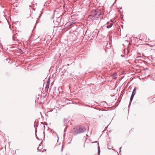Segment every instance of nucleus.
Instances as JSON below:
<instances>
[{"label": "nucleus", "mask_w": 155, "mask_h": 155, "mask_svg": "<svg viewBox=\"0 0 155 155\" xmlns=\"http://www.w3.org/2000/svg\"><path fill=\"white\" fill-rule=\"evenodd\" d=\"M112 25H113V23H111L109 25H107V28H110L112 26Z\"/></svg>", "instance_id": "423d86ee"}, {"label": "nucleus", "mask_w": 155, "mask_h": 155, "mask_svg": "<svg viewBox=\"0 0 155 155\" xmlns=\"http://www.w3.org/2000/svg\"><path fill=\"white\" fill-rule=\"evenodd\" d=\"M100 14L101 13L99 10H93L91 12V15H90V17L92 20H95L98 18Z\"/></svg>", "instance_id": "f257e3e1"}, {"label": "nucleus", "mask_w": 155, "mask_h": 155, "mask_svg": "<svg viewBox=\"0 0 155 155\" xmlns=\"http://www.w3.org/2000/svg\"><path fill=\"white\" fill-rule=\"evenodd\" d=\"M85 141H84V144L83 147H85Z\"/></svg>", "instance_id": "9b49d317"}, {"label": "nucleus", "mask_w": 155, "mask_h": 155, "mask_svg": "<svg viewBox=\"0 0 155 155\" xmlns=\"http://www.w3.org/2000/svg\"><path fill=\"white\" fill-rule=\"evenodd\" d=\"M48 91L45 90L44 89L42 90L41 96L44 97H45L48 93Z\"/></svg>", "instance_id": "20e7f679"}, {"label": "nucleus", "mask_w": 155, "mask_h": 155, "mask_svg": "<svg viewBox=\"0 0 155 155\" xmlns=\"http://www.w3.org/2000/svg\"><path fill=\"white\" fill-rule=\"evenodd\" d=\"M49 82L48 81V82H47V84H46V86L45 87V90L48 91V89L49 87Z\"/></svg>", "instance_id": "39448f33"}, {"label": "nucleus", "mask_w": 155, "mask_h": 155, "mask_svg": "<svg viewBox=\"0 0 155 155\" xmlns=\"http://www.w3.org/2000/svg\"><path fill=\"white\" fill-rule=\"evenodd\" d=\"M114 77L115 78L116 77V74L115 73H114L113 74Z\"/></svg>", "instance_id": "9d476101"}, {"label": "nucleus", "mask_w": 155, "mask_h": 155, "mask_svg": "<svg viewBox=\"0 0 155 155\" xmlns=\"http://www.w3.org/2000/svg\"><path fill=\"white\" fill-rule=\"evenodd\" d=\"M104 117V116H103V114H100L99 115V117Z\"/></svg>", "instance_id": "1a4fd4ad"}, {"label": "nucleus", "mask_w": 155, "mask_h": 155, "mask_svg": "<svg viewBox=\"0 0 155 155\" xmlns=\"http://www.w3.org/2000/svg\"><path fill=\"white\" fill-rule=\"evenodd\" d=\"M140 38H141V39L142 40L146 42L148 41H149V38H147V36L146 35H142L140 37Z\"/></svg>", "instance_id": "7ed1b4c3"}, {"label": "nucleus", "mask_w": 155, "mask_h": 155, "mask_svg": "<svg viewBox=\"0 0 155 155\" xmlns=\"http://www.w3.org/2000/svg\"><path fill=\"white\" fill-rule=\"evenodd\" d=\"M134 95H132V94L131 96V97H130V102L132 101V100H133V98H134Z\"/></svg>", "instance_id": "6e6552de"}, {"label": "nucleus", "mask_w": 155, "mask_h": 155, "mask_svg": "<svg viewBox=\"0 0 155 155\" xmlns=\"http://www.w3.org/2000/svg\"><path fill=\"white\" fill-rule=\"evenodd\" d=\"M75 133L78 134L84 132L85 130V128L82 126H77L74 128Z\"/></svg>", "instance_id": "f03ea898"}, {"label": "nucleus", "mask_w": 155, "mask_h": 155, "mask_svg": "<svg viewBox=\"0 0 155 155\" xmlns=\"http://www.w3.org/2000/svg\"><path fill=\"white\" fill-rule=\"evenodd\" d=\"M136 89H135V88H134L132 94L133 95H134L136 94Z\"/></svg>", "instance_id": "0eeeda50"}]
</instances>
